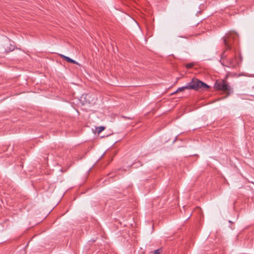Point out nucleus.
<instances>
[{
	"label": "nucleus",
	"mask_w": 254,
	"mask_h": 254,
	"mask_svg": "<svg viewBox=\"0 0 254 254\" xmlns=\"http://www.w3.org/2000/svg\"><path fill=\"white\" fill-rule=\"evenodd\" d=\"M177 138V137H176L175 138V139L174 140L173 142H175L176 141Z\"/></svg>",
	"instance_id": "6e6552de"
},
{
	"label": "nucleus",
	"mask_w": 254,
	"mask_h": 254,
	"mask_svg": "<svg viewBox=\"0 0 254 254\" xmlns=\"http://www.w3.org/2000/svg\"><path fill=\"white\" fill-rule=\"evenodd\" d=\"M162 251L161 249H157L154 252L153 254H160Z\"/></svg>",
	"instance_id": "423d86ee"
},
{
	"label": "nucleus",
	"mask_w": 254,
	"mask_h": 254,
	"mask_svg": "<svg viewBox=\"0 0 254 254\" xmlns=\"http://www.w3.org/2000/svg\"><path fill=\"white\" fill-rule=\"evenodd\" d=\"M214 87L217 90H222L229 95L233 92V89L229 84L225 80L217 81L214 85Z\"/></svg>",
	"instance_id": "7ed1b4c3"
},
{
	"label": "nucleus",
	"mask_w": 254,
	"mask_h": 254,
	"mask_svg": "<svg viewBox=\"0 0 254 254\" xmlns=\"http://www.w3.org/2000/svg\"><path fill=\"white\" fill-rule=\"evenodd\" d=\"M60 56L63 60L66 61L67 63L74 64H76L78 65H80L79 63H78V62H76L75 61L71 59V58H70L68 57L65 56H64V55H62V54H61Z\"/></svg>",
	"instance_id": "20e7f679"
},
{
	"label": "nucleus",
	"mask_w": 254,
	"mask_h": 254,
	"mask_svg": "<svg viewBox=\"0 0 254 254\" xmlns=\"http://www.w3.org/2000/svg\"><path fill=\"white\" fill-rule=\"evenodd\" d=\"M233 38V36H230L229 37L223 39V43L226 47V49L223 52L221 57V61H220L223 66L232 68H235L239 66L242 61V58L240 55L239 59H238L236 55L233 58H227V55L225 54L226 50H231L232 49L231 44L230 43L229 39Z\"/></svg>",
	"instance_id": "f257e3e1"
},
{
	"label": "nucleus",
	"mask_w": 254,
	"mask_h": 254,
	"mask_svg": "<svg viewBox=\"0 0 254 254\" xmlns=\"http://www.w3.org/2000/svg\"><path fill=\"white\" fill-rule=\"evenodd\" d=\"M193 65V64H192V63H190V64H188L186 65V67L188 68H191L192 67V66Z\"/></svg>",
	"instance_id": "0eeeda50"
},
{
	"label": "nucleus",
	"mask_w": 254,
	"mask_h": 254,
	"mask_svg": "<svg viewBox=\"0 0 254 254\" xmlns=\"http://www.w3.org/2000/svg\"><path fill=\"white\" fill-rule=\"evenodd\" d=\"M209 86L205 83L197 79H192L191 81L188 83L186 86H182L178 88L177 91L174 94L184 91L185 89H194L197 90L199 89H206Z\"/></svg>",
	"instance_id": "f03ea898"
},
{
	"label": "nucleus",
	"mask_w": 254,
	"mask_h": 254,
	"mask_svg": "<svg viewBox=\"0 0 254 254\" xmlns=\"http://www.w3.org/2000/svg\"><path fill=\"white\" fill-rule=\"evenodd\" d=\"M105 127L103 126H100V127H97L96 128V130H97V132L98 133H101L102 131H103L104 129H105Z\"/></svg>",
	"instance_id": "39448f33"
}]
</instances>
